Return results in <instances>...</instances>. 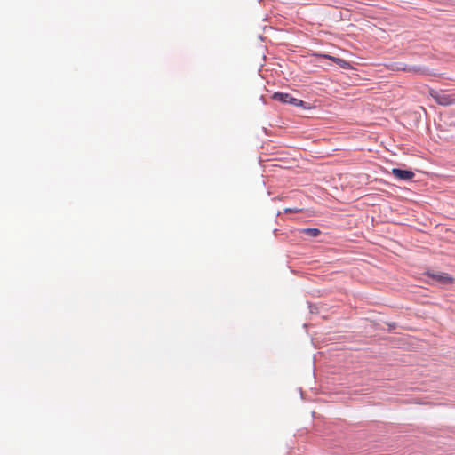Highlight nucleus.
Instances as JSON below:
<instances>
[{
    "instance_id": "nucleus-5",
    "label": "nucleus",
    "mask_w": 455,
    "mask_h": 455,
    "mask_svg": "<svg viewBox=\"0 0 455 455\" xmlns=\"http://www.w3.org/2000/svg\"><path fill=\"white\" fill-rule=\"evenodd\" d=\"M314 55L316 57L331 60L333 62H335L337 65H339V67H341L342 68H345V69H348L351 67V65L348 61H347L343 59L338 58V57H334V56H331L329 54H322V53H315Z\"/></svg>"
},
{
    "instance_id": "nucleus-3",
    "label": "nucleus",
    "mask_w": 455,
    "mask_h": 455,
    "mask_svg": "<svg viewBox=\"0 0 455 455\" xmlns=\"http://www.w3.org/2000/svg\"><path fill=\"white\" fill-rule=\"evenodd\" d=\"M427 275L441 284H451L454 282V278L452 276L443 272H427Z\"/></svg>"
},
{
    "instance_id": "nucleus-1",
    "label": "nucleus",
    "mask_w": 455,
    "mask_h": 455,
    "mask_svg": "<svg viewBox=\"0 0 455 455\" xmlns=\"http://www.w3.org/2000/svg\"><path fill=\"white\" fill-rule=\"evenodd\" d=\"M429 94L439 105L449 106L455 104V95L435 90H430Z\"/></svg>"
},
{
    "instance_id": "nucleus-2",
    "label": "nucleus",
    "mask_w": 455,
    "mask_h": 455,
    "mask_svg": "<svg viewBox=\"0 0 455 455\" xmlns=\"http://www.w3.org/2000/svg\"><path fill=\"white\" fill-rule=\"evenodd\" d=\"M272 98L277 101H280L282 103H288L295 107H300L304 104L303 100L293 98L289 93H283V92H275L272 95Z\"/></svg>"
},
{
    "instance_id": "nucleus-4",
    "label": "nucleus",
    "mask_w": 455,
    "mask_h": 455,
    "mask_svg": "<svg viewBox=\"0 0 455 455\" xmlns=\"http://www.w3.org/2000/svg\"><path fill=\"white\" fill-rule=\"evenodd\" d=\"M391 173L398 180H410L415 176L414 172L410 170H402L398 168H393Z\"/></svg>"
},
{
    "instance_id": "nucleus-7",
    "label": "nucleus",
    "mask_w": 455,
    "mask_h": 455,
    "mask_svg": "<svg viewBox=\"0 0 455 455\" xmlns=\"http://www.w3.org/2000/svg\"><path fill=\"white\" fill-rule=\"evenodd\" d=\"M302 232L306 235H308L312 237H316L320 235V230L318 228H305Z\"/></svg>"
},
{
    "instance_id": "nucleus-8",
    "label": "nucleus",
    "mask_w": 455,
    "mask_h": 455,
    "mask_svg": "<svg viewBox=\"0 0 455 455\" xmlns=\"http://www.w3.org/2000/svg\"><path fill=\"white\" fill-rule=\"evenodd\" d=\"M299 212L298 209H291V208L285 209V212Z\"/></svg>"
},
{
    "instance_id": "nucleus-6",
    "label": "nucleus",
    "mask_w": 455,
    "mask_h": 455,
    "mask_svg": "<svg viewBox=\"0 0 455 455\" xmlns=\"http://www.w3.org/2000/svg\"><path fill=\"white\" fill-rule=\"evenodd\" d=\"M399 70L406 71V72H412L415 74L421 73V68L419 67H411L404 65L403 67L398 68Z\"/></svg>"
}]
</instances>
